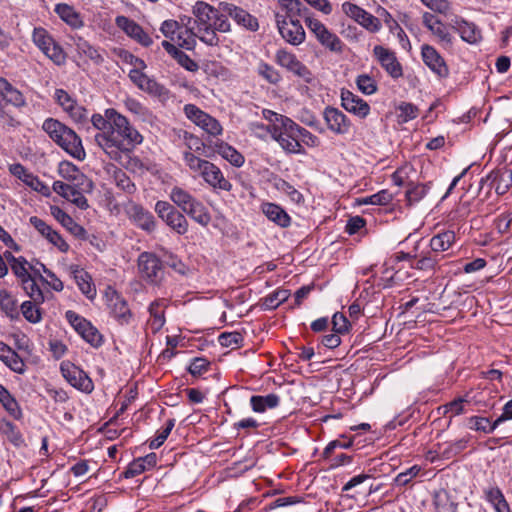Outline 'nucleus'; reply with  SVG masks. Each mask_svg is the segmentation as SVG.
Wrapping results in <instances>:
<instances>
[{
	"instance_id": "nucleus-1",
	"label": "nucleus",
	"mask_w": 512,
	"mask_h": 512,
	"mask_svg": "<svg viewBox=\"0 0 512 512\" xmlns=\"http://www.w3.org/2000/svg\"><path fill=\"white\" fill-rule=\"evenodd\" d=\"M96 145L112 160L121 162L143 141L142 135L121 115L113 119L112 126L106 132H96Z\"/></svg>"
},
{
	"instance_id": "nucleus-2",
	"label": "nucleus",
	"mask_w": 512,
	"mask_h": 512,
	"mask_svg": "<svg viewBox=\"0 0 512 512\" xmlns=\"http://www.w3.org/2000/svg\"><path fill=\"white\" fill-rule=\"evenodd\" d=\"M192 13L198 38L209 46H217L219 43L216 31L228 32L230 30L227 16L206 2L197 1L193 6Z\"/></svg>"
},
{
	"instance_id": "nucleus-3",
	"label": "nucleus",
	"mask_w": 512,
	"mask_h": 512,
	"mask_svg": "<svg viewBox=\"0 0 512 512\" xmlns=\"http://www.w3.org/2000/svg\"><path fill=\"white\" fill-rule=\"evenodd\" d=\"M42 128L55 143L73 158L78 160L85 158L86 154L81 138L75 131L53 118L46 119L43 122Z\"/></svg>"
},
{
	"instance_id": "nucleus-4",
	"label": "nucleus",
	"mask_w": 512,
	"mask_h": 512,
	"mask_svg": "<svg viewBox=\"0 0 512 512\" xmlns=\"http://www.w3.org/2000/svg\"><path fill=\"white\" fill-rule=\"evenodd\" d=\"M155 212L165 224L179 235L187 233L189 223L182 212L167 201H157Z\"/></svg>"
},
{
	"instance_id": "nucleus-5",
	"label": "nucleus",
	"mask_w": 512,
	"mask_h": 512,
	"mask_svg": "<svg viewBox=\"0 0 512 512\" xmlns=\"http://www.w3.org/2000/svg\"><path fill=\"white\" fill-rule=\"evenodd\" d=\"M284 134L277 140L281 148L287 153L302 154L304 149L299 137L309 135V131L299 126L291 119H282Z\"/></svg>"
},
{
	"instance_id": "nucleus-6",
	"label": "nucleus",
	"mask_w": 512,
	"mask_h": 512,
	"mask_svg": "<svg viewBox=\"0 0 512 512\" xmlns=\"http://www.w3.org/2000/svg\"><path fill=\"white\" fill-rule=\"evenodd\" d=\"M276 24L282 38L289 44L297 46L304 42V28L299 20L293 19V15H291L290 19H286V17L277 13Z\"/></svg>"
},
{
	"instance_id": "nucleus-7",
	"label": "nucleus",
	"mask_w": 512,
	"mask_h": 512,
	"mask_svg": "<svg viewBox=\"0 0 512 512\" xmlns=\"http://www.w3.org/2000/svg\"><path fill=\"white\" fill-rule=\"evenodd\" d=\"M184 112L189 120L202 128L208 134L218 136L222 133L223 129L219 121L206 112L200 110L197 106L187 104L184 107Z\"/></svg>"
},
{
	"instance_id": "nucleus-8",
	"label": "nucleus",
	"mask_w": 512,
	"mask_h": 512,
	"mask_svg": "<svg viewBox=\"0 0 512 512\" xmlns=\"http://www.w3.org/2000/svg\"><path fill=\"white\" fill-rule=\"evenodd\" d=\"M65 317L67 321L73 326V328L82 336V338L90 343L94 347H98L102 343V336L99 331L92 326V324L87 321L82 316L78 315L76 312L68 310L65 313Z\"/></svg>"
},
{
	"instance_id": "nucleus-9",
	"label": "nucleus",
	"mask_w": 512,
	"mask_h": 512,
	"mask_svg": "<svg viewBox=\"0 0 512 512\" xmlns=\"http://www.w3.org/2000/svg\"><path fill=\"white\" fill-rule=\"evenodd\" d=\"M138 267L141 276L152 284H158L163 279V265L155 254L142 253L138 259Z\"/></svg>"
},
{
	"instance_id": "nucleus-10",
	"label": "nucleus",
	"mask_w": 512,
	"mask_h": 512,
	"mask_svg": "<svg viewBox=\"0 0 512 512\" xmlns=\"http://www.w3.org/2000/svg\"><path fill=\"white\" fill-rule=\"evenodd\" d=\"M63 377L75 388L86 393H90L93 388V382L89 376L79 367L69 361H64L60 366Z\"/></svg>"
},
{
	"instance_id": "nucleus-11",
	"label": "nucleus",
	"mask_w": 512,
	"mask_h": 512,
	"mask_svg": "<svg viewBox=\"0 0 512 512\" xmlns=\"http://www.w3.org/2000/svg\"><path fill=\"white\" fill-rule=\"evenodd\" d=\"M342 11L370 32H377L381 28V22L377 17L354 3L344 2Z\"/></svg>"
},
{
	"instance_id": "nucleus-12",
	"label": "nucleus",
	"mask_w": 512,
	"mask_h": 512,
	"mask_svg": "<svg viewBox=\"0 0 512 512\" xmlns=\"http://www.w3.org/2000/svg\"><path fill=\"white\" fill-rule=\"evenodd\" d=\"M275 61L278 65L292 72L296 76L303 78L307 82L310 81L311 72L293 53L288 52L285 49H280L275 54Z\"/></svg>"
},
{
	"instance_id": "nucleus-13",
	"label": "nucleus",
	"mask_w": 512,
	"mask_h": 512,
	"mask_svg": "<svg viewBox=\"0 0 512 512\" xmlns=\"http://www.w3.org/2000/svg\"><path fill=\"white\" fill-rule=\"evenodd\" d=\"M373 54L381 67L392 77L399 78L403 75L401 64L398 62L395 53L381 45L373 49Z\"/></svg>"
},
{
	"instance_id": "nucleus-14",
	"label": "nucleus",
	"mask_w": 512,
	"mask_h": 512,
	"mask_svg": "<svg viewBox=\"0 0 512 512\" xmlns=\"http://www.w3.org/2000/svg\"><path fill=\"white\" fill-rule=\"evenodd\" d=\"M106 298L112 316L120 323L127 324L131 318V312L127 302L112 288L106 291Z\"/></svg>"
},
{
	"instance_id": "nucleus-15",
	"label": "nucleus",
	"mask_w": 512,
	"mask_h": 512,
	"mask_svg": "<svg viewBox=\"0 0 512 512\" xmlns=\"http://www.w3.org/2000/svg\"><path fill=\"white\" fill-rule=\"evenodd\" d=\"M323 116L328 128L335 134L344 135L349 132L351 122L339 109L326 107Z\"/></svg>"
},
{
	"instance_id": "nucleus-16",
	"label": "nucleus",
	"mask_w": 512,
	"mask_h": 512,
	"mask_svg": "<svg viewBox=\"0 0 512 512\" xmlns=\"http://www.w3.org/2000/svg\"><path fill=\"white\" fill-rule=\"evenodd\" d=\"M116 25L122 29L129 37L136 40L141 45L148 47L153 43L152 38L135 21L125 16L116 17Z\"/></svg>"
},
{
	"instance_id": "nucleus-17",
	"label": "nucleus",
	"mask_w": 512,
	"mask_h": 512,
	"mask_svg": "<svg viewBox=\"0 0 512 512\" xmlns=\"http://www.w3.org/2000/svg\"><path fill=\"white\" fill-rule=\"evenodd\" d=\"M449 26L460 34L463 41L475 44L482 38L480 29L471 22L458 16H454L449 22Z\"/></svg>"
},
{
	"instance_id": "nucleus-18",
	"label": "nucleus",
	"mask_w": 512,
	"mask_h": 512,
	"mask_svg": "<svg viewBox=\"0 0 512 512\" xmlns=\"http://www.w3.org/2000/svg\"><path fill=\"white\" fill-rule=\"evenodd\" d=\"M31 225L51 244L56 246L61 252H67L69 245L62 238V236L55 230H53L45 221L42 219L32 216L29 219Z\"/></svg>"
},
{
	"instance_id": "nucleus-19",
	"label": "nucleus",
	"mask_w": 512,
	"mask_h": 512,
	"mask_svg": "<svg viewBox=\"0 0 512 512\" xmlns=\"http://www.w3.org/2000/svg\"><path fill=\"white\" fill-rule=\"evenodd\" d=\"M341 104L346 111L360 118H365L370 113L369 104L349 90H342Z\"/></svg>"
},
{
	"instance_id": "nucleus-20",
	"label": "nucleus",
	"mask_w": 512,
	"mask_h": 512,
	"mask_svg": "<svg viewBox=\"0 0 512 512\" xmlns=\"http://www.w3.org/2000/svg\"><path fill=\"white\" fill-rule=\"evenodd\" d=\"M52 188L55 193L75 204L80 209L88 208L87 199L74 185L62 181H55Z\"/></svg>"
},
{
	"instance_id": "nucleus-21",
	"label": "nucleus",
	"mask_w": 512,
	"mask_h": 512,
	"mask_svg": "<svg viewBox=\"0 0 512 512\" xmlns=\"http://www.w3.org/2000/svg\"><path fill=\"white\" fill-rule=\"evenodd\" d=\"M422 58L424 63L439 77H446L449 73L444 59L436 49L428 44L422 46Z\"/></svg>"
},
{
	"instance_id": "nucleus-22",
	"label": "nucleus",
	"mask_w": 512,
	"mask_h": 512,
	"mask_svg": "<svg viewBox=\"0 0 512 512\" xmlns=\"http://www.w3.org/2000/svg\"><path fill=\"white\" fill-rule=\"evenodd\" d=\"M200 176L213 188L230 191L232 184L225 179L221 170L213 163L207 162L202 169Z\"/></svg>"
},
{
	"instance_id": "nucleus-23",
	"label": "nucleus",
	"mask_w": 512,
	"mask_h": 512,
	"mask_svg": "<svg viewBox=\"0 0 512 512\" xmlns=\"http://www.w3.org/2000/svg\"><path fill=\"white\" fill-rule=\"evenodd\" d=\"M55 99L75 121H82L86 118V109L78 105L65 90L57 89L55 91Z\"/></svg>"
},
{
	"instance_id": "nucleus-24",
	"label": "nucleus",
	"mask_w": 512,
	"mask_h": 512,
	"mask_svg": "<svg viewBox=\"0 0 512 512\" xmlns=\"http://www.w3.org/2000/svg\"><path fill=\"white\" fill-rule=\"evenodd\" d=\"M425 27L445 45L452 44V36L446 26L433 14L425 12L422 16Z\"/></svg>"
},
{
	"instance_id": "nucleus-25",
	"label": "nucleus",
	"mask_w": 512,
	"mask_h": 512,
	"mask_svg": "<svg viewBox=\"0 0 512 512\" xmlns=\"http://www.w3.org/2000/svg\"><path fill=\"white\" fill-rule=\"evenodd\" d=\"M261 210L264 215L276 225L282 228H286L290 225L291 218L281 206L267 202L261 205Z\"/></svg>"
},
{
	"instance_id": "nucleus-26",
	"label": "nucleus",
	"mask_w": 512,
	"mask_h": 512,
	"mask_svg": "<svg viewBox=\"0 0 512 512\" xmlns=\"http://www.w3.org/2000/svg\"><path fill=\"white\" fill-rule=\"evenodd\" d=\"M0 359L12 371L18 374L25 372V363L19 355L4 342L0 341Z\"/></svg>"
},
{
	"instance_id": "nucleus-27",
	"label": "nucleus",
	"mask_w": 512,
	"mask_h": 512,
	"mask_svg": "<svg viewBox=\"0 0 512 512\" xmlns=\"http://www.w3.org/2000/svg\"><path fill=\"white\" fill-rule=\"evenodd\" d=\"M51 214L53 217L59 221L65 228H67L74 236L86 239L87 232L86 230L79 224H77L71 216H69L66 212H64L59 207H51Z\"/></svg>"
},
{
	"instance_id": "nucleus-28",
	"label": "nucleus",
	"mask_w": 512,
	"mask_h": 512,
	"mask_svg": "<svg viewBox=\"0 0 512 512\" xmlns=\"http://www.w3.org/2000/svg\"><path fill=\"white\" fill-rule=\"evenodd\" d=\"M224 10L230 17L237 21V23L243 25L249 30L256 31L258 29L259 25L257 19L245 10L231 4H225Z\"/></svg>"
},
{
	"instance_id": "nucleus-29",
	"label": "nucleus",
	"mask_w": 512,
	"mask_h": 512,
	"mask_svg": "<svg viewBox=\"0 0 512 512\" xmlns=\"http://www.w3.org/2000/svg\"><path fill=\"white\" fill-rule=\"evenodd\" d=\"M131 217L136 225L147 231L152 232L156 228V221L154 216L140 205H133L130 210Z\"/></svg>"
},
{
	"instance_id": "nucleus-30",
	"label": "nucleus",
	"mask_w": 512,
	"mask_h": 512,
	"mask_svg": "<svg viewBox=\"0 0 512 512\" xmlns=\"http://www.w3.org/2000/svg\"><path fill=\"white\" fill-rule=\"evenodd\" d=\"M279 402V396L273 393L265 396L254 395L250 398L252 410L257 413H263L267 409H273L278 406Z\"/></svg>"
},
{
	"instance_id": "nucleus-31",
	"label": "nucleus",
	"mask_w": 512,
	"mask_h": 512,
	"mask_svg": "<svg viewBox=\"0 0 512 512\" xmlns=\"http://www.w3.org/2000/svg\"><path fill=\"white\" fill-rule=\"evenodd\" d=\"M55 12L58 16L73 28H80L83 26V21L78 12L68 4H57Z\"/></svg>"
},
{
	"instance_id": "nucleus-32",
	"label": "nucleus",
	"mask_w": 512,
	"mask_h": 512,
	"mask_svg": "<svg viewBox=\"0 0 512 512\" xmlns=\"http://www.w3.org/2000/svg\"><path fill=\"white\" fill-rule=\"evenodd\" d=\"M184 213L203 227H207L211 222V215L209 211L199 200L190 205V207Z\"/></svg>"
},
{
	"instance_id": "nucleus-33",
	"label": "nucleus",
	"mask_w": 512,
	"mask_h": 512,
	"mask_svg": "<svg viewBox=\"0 0 512 512\" xmlns=\"http://www.w3.org/2000/svg\"><path fill=\"white\" fill-rule=\"evenodd\" d=\"M122 114L118 113L115 109L109 108L105 110L104 115L94 114L91 122L97 132H106L112 126L113 119L120 117Z\"/></svg>"
},
{
	"instance_id": "nucleus-34",
	"label": "nucleus",
	"mask_w": 512,
	"mask_h": 512,
	"mask_svg": "<svg viewBox=\"0 0 512 512\" xmlns=\"http://www.w3.org/2000/svg\"><path fill=\"white\" fill-rule=\"evenodd\" d=\"M169 197L171 201L183 211V213L187 211L190 205L197 201V199L188 191L178 186L171 189Z\"/></svg>"
},
{
	"instance_id": "nucleus-35",
	"label": "nucleus",
	"mask_w": 512,
	"mask_h": 512,
	"mask_svg": "<svg viewBox=\"0 0 512 512\" xmlns=\"http://www.w3.org/2000/svg\"><path fill=\"white\" fill-rule=\"evenodd\" d=\"M486 500L492 504L496 512H511L502 491L498 487H491L485 491Z\"/></svg>"
},
{
	"instance_id": "nucleus-36",
	"label": "nucleus",
	"mask_w": 512,
	"mask_h": 512,
	"mask_svg": "<svg viewBox=\"0 0 512 512\" xmlns=\"http://www.w3.org/2000/svg\"><path fill=\"white\" fill-rule=\"evenodd\" d=\"M454 242L455 233L453 231H444L431 238L430 247L434 252H443L448 250Z\"/></svg>"
},
{
	"instance_id": "nucleus-37",
	"label": "nucleus",
	"mask_w": 512,
	"mask_h": 512,
	"mask_svg": "<svg viewBox=\"0 0 512 512\" xmlns=\"http://www.w3.org/2000/svg\"><path fill=\"white\" fill-rule=\"evenodd\" d=\"M75 281L80 291L89 299H93L96 295V290L91 284V277L89 274L78 268L73 270Z\"/></svg>"
},
{
	"instance_id": "nucleus-38",
	"label": "nucleus",
	"mask_w": 512,
	"mask_h": 512,
	"mask_svg": "<svg viewBox=\"0 0 512 512\" xmlns=\"http://www.w3.org/2000/svg\"><path fill=\"white\" fill-rule=\"evenodd\" d=\"M216 151L234 166L239 167L244 163V157L236 149H234L227 143H217Z\"/></svg>"
},
{
	"instance_id": "nucleus-39",
	"label": "nucleus",
	"mask_w": 512,
	"mask_h": 512,
	"mask_svg": "<svg viewBox=\"0 0 512 512\" xmlns=\"http://www.w3.org/2000/svg\"><path fill=\"white\" fill-rule=\"evenodd\" d=\"M500 423L498 422V418L491 423L490 420L486 417L480 416H472L468 419L467 426L475 431H481L484 433H492Z\"/></svg>"
},
{
	"instance_id": "nucleus-40",
	"label": "nucleus",
	"mask_w": 512,
	"mask_h": 512,
	"mask_svg": "<svg viewBox=\"0 0 512 512\" xmlns=\"http://www.w3.org/2000/svg\"><path fill=\"white\" fill-rule=\"evenodd\" d=\"M317 40L321 45L332 52L341 53L343 51L344 45L340 38L328 29H325V31L317 37Z\"/></svg>"
},
{
	"instance_id": "nucleus-41",
	"label": "nucleus",
	"mask_w": 512,
	"mask_h": 512,
	"mask_svg": "<svg viewBox=\"0 0 512 512\" xmlns=\"http://www.w3.org/2000/svg\"><path fill=\"white\" fill-rule=\"evenodd\" d=\"M0 402L3 404L5 409L14 418L19 419L22 416V412L17 401L11 396L9 391L0 384Z\"/></svg>"
},
{
	"instance_id": "nucleus-42",
	"label": "nucleus",
	"mask_w": 512,
	"mask_h": 512,
	"mask_svg": "<svg viewBox=\"0 0 512 512\" xmlns=\"http://www.w3.org/2000/svg\"><path fill=\"white\" fill-rule=\"evenodd\" d=\"M428 191V184H415L413 182H410L408 184V189L405 193L408 204L413 205L419 202L427 195Z\"/></svg>"
},
{
	"instance_id": "nucleus-43",
	"label": "nucleus",
	"mask_w": 512,
	"mask_h": 512,
	"mask_svg": "<svg viewBox=\"0 0 512 512\" xmlns=\"http://www.w3.org/2000/svg\"><path fill=\"white\" fill-rule=\"evenodd\" d=\"M0 431L14 446L20 447L24 445L23 436L13 423L9 421L2 422L0 425Z\"/></svg>"
},
{
	"instance_id": "nucleus-44",
	"label": "nucleus",
	"mask_w": 512,
	"mask_h": 512,
	"mask_svg": "<svg viewBox=\"0 0 512 512\" xmlns=\"http://www.w3.org/2000/svg\"><path fill=\"white\" fill-rule=\"evenodd\" d=\"M433 504L435 512H457V505L450 500L445 492L435 493Z\"/></svg>"
},
{
	"instance_id": "nucleus-45",
	"label": "nucleus",
	"mask_w": 512,
	"mask_h": 512,
	"mask_svg": "<svg viewBox=\"0 0 512 512\" xmlns=\"http://www.w3.org/2000/svg\"><path fill=\"white\" fill-rule=\"evenodd\" d=\"M393 197L390 192L387 190H381L376 194L371 196H367L364 198L357 199L356 202L358 205H386L392 201Z\"/></svg>"
},
{
	"instance_id": "nucleus-46",
	"label": "nucleus",
	"mask_w": 512,
	"mask_h": 512,
	"mask_svg": "<svg viewBox=\"0 0 512 512\" xmlns=\"http://www.w3.org/2000/svg\"><path fill=\"white\" fill-rule=\"evenodd\" d=\"M494 190L497 195L505 194L512 185V173L510 171H496Z\"/></svg>"
},
{
	"instance_id": "nucleus-47",
	"label": "nucleus",
	"mask_w": 512,
	"mask_h": 512,
	"mask_svg": "<svg viewBox=\"0 0 512 512\" xmlns=\"http://www.w3.org/2000/svg\"><path fill=\"white\" fill-rule=\"evenodd\" d=\"M280 4L283 8L286 9V19H290L291 15H293V19H296V16H306L305 12L307 8L303 5L300 0H279Z\"/></svg>"
},
{
	"instance_id": "nucleus-48",
	"label": "nucleus",
	"mask_w": 512,
	"mask_h": 512,
	"mask_svg": "<svg viewBox=\"0 0 512 512\" xmlns=\"http://www.w3.org/2000/svg\"><path fill=\"white\" fill-rule=\"evenodd\" d=\"M21 282L23 289L35 303H42L44 301V295L32 276L21 280Z\"/></svg>"
},
{
	"instance_id": "nucleus-49",
	"label": "nucleus",
	"mask_w": 512,
	"mask_h": 512,
	"mask_svg": "<svg viewBox=\"0 0 512 512\" xmlns=\"http://www.w3.org/2000/svg\"><path fill=\"white\" fill-rule=\"evenodd\" d=\"M290 296V292L286 289H280L264 298L263 306L265 309H275L282 302L286 301Z\"/></svg>"
},
{
	"instance_id": "nucleus-50",
	"label": "nucleus",
	"mask_w": 512,
	"mask_h": 512,
	"mask_svg": "<svg viewBox=\"0 0 512 512\" xmlns=\"http://www.w3.org/2000/svg\"><path fill=\"white\" fill-rule=\"evenodd\" d=\"M39 303L32 301H25L21 305V311L24 318L31 323H38L41 320V312L37 307Z\"/></svg>"
},
{
	"instance_id": "nucleus-51",
	"label": "nucleus",
	"mask_w": 512,
	"mask_h": 512,
	"mask_svg": "<svg viewBox=\"0 0 512 512\" xmlns=\"http://www.w3.org/2000/svg\"><path fill=\"white\" fill-rule=\"evenodd\" d=\"M76 48L80 54L87 56L95 63H99L102 61L101 55L98 52V50L94 46H92L88 41L79 38L76 42Z\"/></svg>"
},
{
	"instance_id": "nucleus-52",
	"label": "nucleus",
	"mask_w": 512,
	"mask_h": 512,
	"mask_svg": "<svg viewBox=\"0 0 512 512\" xmlns=\"http://www.w3.org/2000/svg\"><path fill=\"white\" fill-rule=\"evenodd\" d=\"M272 183H273V186L277 190L284 192L285 194L290 196V198L293 201L298 202L302 198V195L290 183H288L284 179L275 176V177H273Z\"/></svg>"
},
{
	"instance_id": "nucleus-53",
	"label": "nucleus",
	"mask_w": 512,
	"mask_h": 512,
	"mask_svg": "<svg viewBox=\"0 0 512 512\" xmlns=\"http://www.w3.org/2000/svg\"><path fill=\"white\" fill-rule=\"evenodd\" d=\"M11 173L22 180L26 185L32 187L33 185H38V177L34 176L32 173L28 172L25 167L21 164L12 165L10 168Z\"/></svg>"
},
{
	"instance_id": "nucleus-54",
	"label": "nucleus",
	"mask_w": 512,
	"mask_h": 512,
	"mask_svg": "<svg viewBox=\"0 0 512 512\" xmlns=\"http://www.w3.org/2000/svg\"><path fill=\"white\" fill-rule=\"evenodd\" d=\"M358 89L365 95H372L377 91L376 81L368 74H361L356 78Z\"/></svg>"
},
{
	"instance_id": "nucleus-55",
	"label": "nucleus",
	"mask_w": 512,
	"mask_h": 512,
	"mask_svg": "<svg viewBox=\"0 0 512 512\" xmlns=\"http://www.w3.org/2000/svg\"><path fill=\"white\" fill-rule=\"evenodd\" d=\"M52 37L43 28H35L33 31V42L41 50H49V45L53 44Z\"/></svg>"
},
{
	"instance_id": "nucleus-56",
	"label": "nucleus",
	"mask_w": 512,
	"mask_h": 512,
	"mask_svg": "<svg viewBox=\"0 0 512 512\" xmlns=\"http://www.w3.org/2000/svg\"><path fill=\"white\" fill-rule=\"evenodd\" d=\"M114 181L121 190H123L126 193H133L135 191V185L129 178V176L122 171L121 169H117L114 172Z\"/></svg>"
},
{
	"instance_id": "nucleus-57",
	"label": "nucleus",
	"mask_w": 512,
	"mask_h": 512,
	"mask_svg": "<svg viewBox=\"0 0 512 512\" xmlns=\"http://www.w3.org/2000/svg\"><path fill=\"white\" fill-rule=\"evenodd\" d=\"M258 73L271 84H277L281 80L279 72L273 66L264 62L259 64Z\"/></svg>"
},
{
	"instance_id": "nucleus-58",
	"label": "nucleus",
	"mask_w": 512,
	"mask_h": 512,
	"mask_svg": "<svg viewBox=\"0 0 512 512\" xmlns=\"http://www.w3.org/2000/svg\"><path fill=\"white\" fill-rule=\"evenodd\" d=\"M398 111H399V114H398L399 122H403V123L415 119L418 115L417 107L411 103H405V102L401 103L398 106Z\"/></svg>"
},
{
	"instance_id": "nucleus-59",
	"label": "nucleus",
	"mask_w": 512,
	"mask_h": 512,
	"mask_svg": "<svg viewBox=\"0 0 512 512\" xmlns=\"http://www.w3.org/2000/svg\"><path fill=\"white\" fill-rule=\"evenodd\" d=\"M42 52L56 65H62L65 63L66 55L63 49L55 41H53V44L49 45V50H44Z\"/></svg>"
},
{
	"instance_id": "nucleus-60",
	"label": "nucleus",
	"mask_w": 512,
	"mask_h": 512,
	"mask_svg": "<svg viewBox=\"0 0 512 512\" xmlns=\"http://www.w3.org/2000/svg\"><path fill=\"white\" fill-rule=\"evenodd\" d=\"M184 161L191 171L196 172L199 175L205 164L208 162L207 160L201 159L194 155L190 151L184 152Z\"/></svg>"
},
{
	"instance_id": "nucleus-61",
	"label": "nucleus",
	"mask_w": 512,
	"mask_h": 512,
	"mask_svg": "<svg viewBox=\"0 0 512 512\" xmlns=\"http://www.w3.org/2000/svg\"><path fill=\"white\" fill-rule=\"evenodd\" d=\"M10 267L14 275L20 280L31 276L29 273V263L24 257H18V259L13 262Z\"/></svg>"
},
{
	"instance_id": "nucleus-62",
	"label": "nucleus",
	"mask_w": 512,
	"mask_h": 512,
	"mask_svg": "<svg viewBox=\"0 0 512 512\" xmlns=\"http://www.w3.org/2000/svg\"><path fill=\"white\" fill-rule=\"evenodd\" d=\"M183 139L185 141V145L187 146L188 150H194L195 152L199 153L200 155L209 156L208 154H205V146L204 143L196 136L184 132Z\"/></svg>"
},
{
	"instance_id": "nucleus-63",
	"label": "nucleus",
	"mask_w": 512,
	"mask_h": 512,
	"mask_svg": "<svg viewBox=\"0 0 512 512\" xmlns=\"http://www.w3.org/2000/svg\"><path fill=\"white\" fill-rule=\"evenodd\" d=\"M243 341V336L239 332L222 333L219 336V342L222 346L237 348Z\"/></svg>"
},
{
	"instance_id": "nucleus-64",
	"label": "nucleus",
	"mask_w": 512,
	"mask_h": 512,
	"mask_svg": "<svg viewBox=\"0 0 512 512\" xmlns=\"http://www.w3.org/2000/svg\"><path fill=\"white\" fill-rule=\"evenodd\" d=\"M149 312L153 318L152 325L155 326L156 329H160L165 322L164 311L161 309V303L159 301L151 303L149 306Z\"/></svg>"
}]
</instances>
